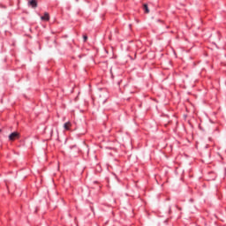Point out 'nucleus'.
<instances>
[{
	"instance_id": "obj_1",
	"label": "nucleus",
	"mask_w": 226,
	"mask_h": 226,
	"mask_svg": "<svg viewBox=\"0 0 226 226\" xmlns=\"http://www.w3.org/2000/svg\"><path fill=\"white\" fill-rule=\"evenodd\" d=\"M19 138H20V134L17 132H14L9 135V139L11 141L17 140V139H19Z\"/></svg>"
},
{
	"instance_id": "obj_2",
	"label": "nucleus",
	"mask_w": 226,
	"mask_h": 226,
	"mask_svg": "<svg viewBox=\"0 0 226 226\" xmlns=\"http://www.w3.org/2000/svg\"><path fill=\"white\" fill-rule=\"evenodd\" d=\"M28 4H29V6H31V8L38 7V2L36 0H29Z\"/></svg>"
},
{
	"instance_id": "obj_3",
	"label": "nucleus",
	"mask_w": 226,
	"mask_h": 226,
	"mask_svg": "<svg viewBox=\"0 0 226 226\" xmlns=\"http://www.w3.org/2000/svg\"><path fill=\"white\" fill-rule=\"evenodd\" d=\"M41 20H45L46 22H49L50 20V15L49 12H45L42 17H41Z\"/></svg>"
},
{
	"instance_id": "obj_4",
	"label": "nucleus",
	"mask_w": 226,
	"mask_h": 226,
	"mask_svg": "<svg viewBox=\"0 0 226 226\" xmlns=\"http://www.w3.org/2000/svg\"><path fill=\"white\" fill-rule=\"evenodd\" d=\"M71 127H72V123H71V122H66V123L64 124V130H70Z\"/></svg>"
},
{
	"instance_id": "obj_5",
	"label": "nucleus",
	"mask_w": 226,
	"mask_h": 226,
	"mask_svg": "<svg viewBox=\"0 0 226 226\" xmlns=\"http://www.w3.org/2000/svg\"><path fill=\"white\" fill-rule=\"evenodd\" d=\"M143 9H144V11H145V13H149V7H147V4H144L143 5Z\"/></svg>"
},
{
	"instance_id": "obj_6",
	"label": "nucleus",
	"mask_w": 226,
	"mask_h": 226,
	"mask_svg": "<svg viewBox=\"0 0 226 226\" xmlns=\"http://www.w3.org/2000/svg\"><path fill=\"white\" fill-rule=\"evenodd\" d=\"M83 40H84V41H87V35H84Z\"/></svg>"
},
{
	"instance_id": "obj_7",
	"label": "nucleus",
	"mask_w": 226,
	"mask_h": 226,
	"mask_svg": "<svg viewBox=\"0 0 226 226\" xmlns=\"http://www.w3.org/2000/svg\"><path fill=\"white\" fill-rule=\"evenodd\" d=\"M2 130L0 129V133H1Z\"/></svg>"
}]
</instances>
